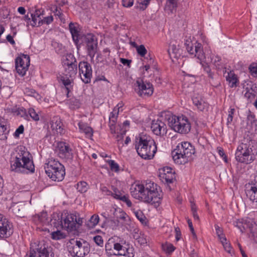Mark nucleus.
Returning a JSON list of instances; mask_svg holds the SVG:
<instances>
[{
    "instance_id": "nucleus-60",
    "label": "nucleus",
    "mask_w": 257,
    "mask_h": 257,
    "mask_svg": "<svg viewBox=\"0 0 257 257\" xmlns=\"http://www.w3.org/2000/svg\"><path fill=\"white\" fill-rule=\"evenodd\" d=\"M235 109L234 108H230V110L228 111V115L227 117V123H230L233 119V115L234 113Z\"/></svg>"
},
{
    "instance_id": "nucleus-13",
    "label": "nucleus",
    "mask_w": 257,
    "mask_h": 257,
    "mask_svg": "<svg viewBox=\"0 0 257 257\" xmlns=\"http://www.w3.org/2000/svg\"><path fill=\"white\" fill-rule=\"evenodd\" d=\"M126 244V241L122 238L117 236H113L109 238L105 244V251L110 255H113V250L116 251L124 250L123 245Z\"/></svg>"
},
{
    "instance_id": "nucleus-62",
    "label": "nucleus",
    "mask_w": 257,
    "mask_h": 257,
    "mask_svg": "<svg viewBox=\"0 0 257 257\" xmlns=\"http://www.w3.org/2000/svg\"><path fill=\"white\" fill-rule=\"evenodd\" d=\"M136 239L141 245H144L147 243V239L144 236H139Z\"/></svg>"
},
{
    "instance_id": "nucleus-55",
    "label": "nucleus",
    "mask_w": 257,
    "mask_h": 257,
    "mask_svg": "<svg viewBox=\"0 0 257 257\" xmlns=\"http://www.w3.org/2000/svg\"><path fill=\"white\" fill-rule=\"evenodd\" d=\"M118 213L119 215H117L116 216L117 219L125 221L126 218L128 217V215L126 213L122 210H119Z\"/></svg>"
},
{
    "instance_id": "nucleus-6",
    "label": "nucleus",
    "mask_w": 257,
    "mask_h": 257,
    "mask_svg": "<svg viewBox=\"0 0 257 257\" xmlns=\"http://www.w3.org/2000/svg\"><path fill=\"white\" fill-rule=\"evenodd\" d=\"M195 153V148L190 143L182 142L172 152V156L175 163L182 165L187 163Z\"/></svg>"
},
{
    "instance_id": "nucleus-64",
    "label": "nucleus",
    "mask_w": 257,
    "mask_h": 257,
    "mask_svg": "<svg viewBox=\"0 0 257 257\" xmlns=\"http://www.w3.org/2000/svg\"><path fill=\"white\" fill-rule=\"evenodd\" d=\"M120 62L124 65H126L127 66H130V65L132 62V61L131 60L126 59L125 58H121Z\"/></svg>"
},
{
    "instance_id": "nucleus-9",
    "label": "nucleus",
    "mask_w": 257,
    "mask_h": 257,
    "mask_svg": "<svg viewBox=\"0 0 257 257\" xmlns=\"http://www.w3.org/2000/svg\"><path fill=\"white\" fill-rule=\"evenodd\" d=\"M67 249L73 257H84L90 251L89 244L87 241L74 239L68 243Z\"/></svg>"
},
{
    "instance_id": "nucleus-48",
    "label": "nucleus",
    "mask_w": 257,
    "mask_h": 257,
    "mask_svg": "<svg viewBox=\"0 0 257 257\" xmlns=\"http://www.w3.org/2000/svg\"><path fill=\"white\" fill-rule=\"evenodd\" d=\"M135 216L140 221L144 223L145 222L146 217L141 210L136 211L135 212Z\"/></svg>"
},
{
    "instance_id": "nucleus-53",
    "label": "nucleus",
    "mask_w": 257,
    "mask_h": 257,
    "mask_svg": "<svg viewBox=\"0 0 257 257\" xmlns=\"http://www.w3.org/2000/svg\"><path fill=\"white\" fill-rule=\"evenodd\" d=\"M120 200L126 203V205L128 207H131L132 206V203L129 199V197L127 195H123L121 198Z\"/></svg>"
},
{
    "instance_id": "nucleus-1",
    "label": "nucleus",
    "mask_w": 257,
    "mask_h": 257,
    "mask_svg": "<svg viewBox=\"0 0 257 257\" xmlns=\"http://www.w3.org/2000/svg\"><path fill=\"white\" fill-rule=\"evenodd\" d=\"M130 192L135 199L150 203L156 207L161 203L162 196L160 188L151 181L147 182L145 185L134 183L131 187Z\"/></svg>"
},
{
    "instance_id": "nucleus-25",
    "label": "nucleus",
    "mask_w": 257,
    "mask_h": 257,
    "mask_svg": "<svg viewBox=\"0 0 257 257\" xmlns=\"http://www.w3.org/2000/svg\"><path fill=\"white\" fill-rule=\"evenodd\" d=\"M37 250L39 254L38 257H54V254L50 246L44 244Z\"/></svg>"
},
{
    "instance_id": "nucleus-28",
    "label": "nucleus",
    "mask_w": 257,
    "mask_h": 257,
    "mask_svg": "<svg viewBox=\"0 0 257 257\" xmlns=\"http://www.w3.org/2000/svg\"><path fill=\"white\" fill-rule=\"evenodd\" d=\"M192 101L194 105L200 111H203L207 106V104L200 97H193Z\"/></svg>"
},
{
    "instance_id": "nucleus-51",
    "label": "nucleus",
    "mask_w": 257,
    "mask_h": 257,
    "mask_svg": "<svg viewBox=\"0 0 257 257\" xmlns=\"http://www.w3.org/2000/svg\"><path fill=\"white\" fill-rule=\"evenodd\" d=\"M249 70L252 76L257 77V63H252L249 67Z\"/></svg>"
},
{
    "instance_id": "nucleus-23",
    "label": "nucleus",
    "mask_w": 257,
    "mask_h": 257,
    "mask_svg": "<svg viewBox=\"0 0 257 257\" xmlns=\"http://www.w3.org/2000/svg\"><path fill=\"white\" fill-rule=\"evenodd\" d=\"M51 127L52 130H55L57 134L61 135L64 133L63 123L60 118L58 116L53 118L51 122Z\"/></svg>"
},
{
    "instance_id": "nucleus-63",
    "label": "nucleus",
    "mask_w": 257,
    "mask_h": 257,
    "mask_svg": "<svg viewBox=\"0 0 257 257\" xmlns=\"http://www.w3.org/2000/svg\"><path fill=\"white\" fill-rule=\"evenodd\" d=\"M225 250L228 252H230L231 251V246L230 245V244L227 243L226 241H224L223 243H222Z\"/></svg>"
},
{
    "instance_id": "nucleus-32",
    "label": "nucleus",
    "mask_w": 257,
    "mask_h": 257,
    "mask_svg": "<svg viewBox=\"0 0 257 257\" xmlns=\"http://www.w3.org/2000/svg\"><path fill=\"white\" fill-rule=\"evenodd\" d=\"M24 93L28 96L34 97L38 101L40 100L42 98L38 92L32 88H26L24 90Z\"/></svg>"
},
{
    "instance_id": "nucleus-2",
    "label": "nucleus",
    "mask_w": 257,
    "mask_h": 257,
    "mask_svg": "<svg viewBox=\"0 0 257 257\" xmlns=\"http://www.w3.org/2000/svg\"><path fill=\"white\" fill-rule=\"evenodd\" d=\"M69 30L72 40L77 48L81 44L84 43L86 45L87 55L92 61L97 51L98 43L95 36L91 33L86 35L80 34L75 24L72 22L69 25Z\"/></svg>"
},
{
    "instance_id": "nucleus-41",
    "label": "nucleus",
    "mask_w": 257,
    "mask_h": 257,
    "mask_svg": "<svg viewBox=\"0 0 257 257\" xmlns=\"http://www.w3.org/2000/svg\"><path fill=\"white\" fill-rule=\"evenodd\" d=\"M80 103L79 101L76 98H72L69 100V106L71 109H75L79 108Z\"/></svg>"
},
{
    "instance_id": "nucleus-56",
    "label": "nucleus",
    "mask_w": 257,
    "mask_h": 257,
    "mask_svg": "<svg viewBox=\"0 0 257 257\" xmlns=\"http://www.w3.org/2000/svg\"><path fill=\"white\" fill-rule=\"evenodd\" d=\"M113 192H112L111 195L115 199L120 200V198L123 195L116 188L113 189Z\"/></svg>"
},
{
    "instance_id": "nucleus-20",
    "label": "nucleus",
    "mask_w": 257,
    "mask_h": 257,
    "mask_svg": "<svg viewBox=\"0 0 257 257\" xmlns=\"http://www.w3.org/2000/svg\"><path fill=\"white\" fill-rule=\"evenodd\" d=\"M151 130L157 136H164L166 135L167 129L166 124L162 121L157 119L152 122Z\"/></svg>"
},
{
    "instance_id": "nucleus-21",
    "label": "nucleus",
    "mask_w": 257,
    "mask_h": 257,
    "mask_svg": "<svg viewBox=\"0 0 257 257\" xmlns=\"http://www.w3.org/2000/svg\"><path fill=\"white\" fill-rule=\"evenodd\" d=\"M159 176L162 182L167 183H172L175 179V172H173L171 168L168 167L164 168L160 172Z\"/></svg>"
},
{
    "instance_id": "nucleus-33",
    "label": "nucleus",
    "mask_w": 257,
    "mask_h": 257,
    "mask_svg": "<svg viewBox=\"0 0 257 257\" xmlns=\"http://www.w3.org/2000/svg\"><path fill=\"white\" fill-rule=\"evenodd\" d=\"M210 60L211 62L216 67V69H219L221 68L220 61L221 59L219 56L212 54L210 56Z\"/></svg>"
},
{
    "instance_id": "nucleus-29",
    "label": "nucleus",
    "mask_w": 257,
    "mask_h": 257,
    "mask_svg": "<svg viewBox=\"0 0 257 257\" xmlns=\"http://www.w3.org/2000/svg\"><path fill=\"white\" fill-rule=\"evenodd\" d=\"M78 125L80 131L85 133L87 137H91L93 136V131L91 127L87 126L86 124L81 121L79 122Z\"/></svg>"
},
{
    "instance_id": "nucleus-43",
    "label": "nucleus",
    "mask_w": 257,
    "mask_h": 257,
    "mask_svg": "<svg viewBox=\"0 0 257 257\" xmlns=\"http://www.w3.org/2000/svg\"><path fill=\"white\" fill-rule=\"evenodd\" d=\"M150 0H137V3L139 4L137 7L141 10H145L148 5Z\"/></svg>"
},
{
    "instance_id": "nucleus-47",
    "label": "nucleus",
    "mask_w": 257,
    "mask_h": 257,
    "mask_svg": "<svg viewBox=\"0 0 257 257\" xmlns=\"http://www.w3.org/2000/svg\"><path fill=\"white\" fill-rule=\"evenodd\" d=\"M136 50L138 54L141 57H144L147 53V50L143 45L137 46Z\"/></svg>"
},
{
    "instance_id": "nucleus-26",
    "label": "nucleus",
    "mask_w": 257,
    "mask_h": 257,
    "mask_svg": "<svg viewBox=\"0 0 257 257\" xmlns=\"http://www.w3.org/2000/svg\"><path fill=\"white\" fill-rule=\"evenodd\" d=\"M225 78L226 80L228 82L229 86L231 88L236 87L239 83L237 75L233 71L227 72Z\"/></svg>"
},
{
    "instance_id": "nucleus-44",
    "label": "nucleus",
    "mask_w": 257,
    "mask_h": 257,
    "mask_svg": "<svg viewBox=\"0 0 257 257\" xmlns=\"http://www.w3.org/2000/svg\"><path fill=\"white\" fill-rule=\"evenodd\" d=\"M247 120L248 123H250L252 125H256L257 119L255 118V116L250 111L247 116Z\"/></svg>"
},
{
    "instance_id": "nucleus-30",
    "label": "nucleus",
    "mask_w": 257,
    "mask_h": 257,
    "mask_svg": "<svg viewBox=\"0 0 257 257\" xmlns=\"http://www.w3.org/2000/svg\"><path fill=\"white\" fill-rule=\"evenodd\" d=\"M127 247L123 246V250L124 251L123 253H113V255H123L127 257H134V248L133 247H130L129 244H127Z\"/></svg>"
},
{
    "instance_id": "nucleus-17",
    "label": "nucleus",
    "mask_w": 257,
    "mask_h": 257,
    "mask_svg": "<svg viewBox=\"0 0 257 257\" xmlns=\"http://www.w3.org/2000/svg\"><path fill=\"white\" fill-rule=\"evenodd\" d=\"M138 88L136 90L140 96L145 97L151 96L154 92L153 85L147 81L139 79L136 82Z\"/></svg>"
},
{
    "instance_id": "nucleus-59",
    "label": "nucleus",
    "mask_w": 257,
    "mask_h": 257,
    "mask_svg": "<svg viewBox=\"0 0 257 257\" xmlns=\"http://www.w3.org/2000/svg\"><path fill=\"white\" fill-rule=\"evenodd\" d=\"M217 149L219 156L223 158L225 162H227V157L225 154L223 149L221 147H218Z\"/></svg>"
},
{
    "instance_id": "nucleus-34",
    "label": "nucleus",
    "mask_w": 257,
    "mask_h": 257,
    "mask_svg": "<svg viewBox=\"0 0 257 257\" xmlns=\"http://www.w3.org/2000/svg\"><path fill=\"white\" fill-rule=\"evenodd\" d=\"M179 0H167L166 8L172 12L176 10L178 7V3Z\"/></svg>"
},
{
    "instance_id": "nucleus-57",
    "label": "nucleus",
    "mask_w": 257,
    "mask_h": 257,
    "mask_svg": "<svg viewBox=\"0 0 257 257\" xmlns=\"http://www.w3.org/2000/svg\"><path fill=\"white\" fill-rule=\"evenodd\" d=\"M30 17L32 18L31 21H30V25L32 27H38V23L39 22V18L36 17V16H32V14L30 13Z\"/></svg>"
},
{
    "instance_id": "nucleus-4",
    "label": "nucleus",
    "mask_w": 257,
    "mask_h": 257,
    "mask_svg": "<svg viewBox=\"0 0 257 257\" xmlns=\"http://www.w3.org/2000/svg\"><path fill=\"white\" fill-rule=\"evenodd\" d=\"M29 156L28 152L20 150L11 161V170L17 173L24 174L34 173L35 166Z\"/></svg>"
},
{
    "instance_id": "nucleus-19",
    "label": "nucleus",
    "mask_w": 257,
    "mask_h": 257,
    "mask_svg": "<svg viewBox=\"0 0 257 257\" xmlns=\"http://www.w3.org/2000/svg\"><path fill=\"white\" fill-rule=\"evenodd\" d=\"M186 49L187 51L191 54L194 55L198 59L202 60L205 58L204 54L203 52L202 46L201 44L196 43L194 46L191 42L188 44L185 43Z\"/></svg>"
},
{
    "instance_id": "nucleus-24",
    "label": "nucleus",
    "mask_w": 257,
    "mask_h": 257,
    "mask_svg": "<svg viewBox=\"0 0 257 257\" xmlns=\"http://www.w3.org/2000/svg\"><path fill=\"white\" fill-rule=\"evenodd\" d=\"M118 110H116V107H114L112 111L110 113L109 117V126L110 132L112 134H115L116 122L117 121Z\"/></svg>"
},
{
    "instance_id": "nucleus-7",
    "label": "nucleus",
    "mask_w": 257,
    "mask_h": 257,
    "mask_svg": "<svg viewBox=\"0 0 257 257\" xmlns=\"http://www.w3.org/2000/svg\"><path fill=\"white\" fill-rule=\"evenodd\" d=\"M44 169L46 174L53 181H61L65 175L64 166L58 160L50 158L45 163Z\"/></svg>"
},
{
    "instance_id": "nucleus-5",
    "label": "nucleus",
    "mask_w": 257,
    "mask_h": 257,
    "mask_svg": "<svg viewBox=\"0 0 257 257\" xmlns=\"http://www.w3.org/2000/svg\"><path fill=\"white\" fill-rule=\"evenodd\" d=\"M135 146L138 155L144 159H153L157 151L155 141L148 135H140L136 137Z\"/></svg>"
},
{
    "instance_id": "nucleus-16",
    "label": "nucleus",
    "mask_w": 257,
    "mask_h": 257,
    "mask_svg": "<svg viewBox=\"0 0 257 257\" xmlns=\"http://www.w3.org/2000/svg\"><path fill=\"white\" fill-rule=\"evenodd\" d=\"M78 68L81 80L85 84L90 83L92 75L91 65L87 61H81L78 64Z\"/></svg>"
},
{
    "instance_id": "nucleus-37",
    "label": "nucleus",
    "mask_w": 257,
    "mask_h": 257,
    "mask_svg": "<svg viewBox=\"0 0 257 257\" xmlns=\"http://www.w3.org/2000/svg\"><path fill=\"white\" fill-rule=\"evenodd\" d=\"M51 235V238L55 240L64 239L66 237L65 234L62 232L60 230H59L52 232Z\"/></svg>"
},
{
    "instance_id": "nucleus-40",
    "label": "nucleus",
    "mask_w": 257,
    "mask_h": 257,
    "mask_svg": "<svg viewBox=\"0 0 257 257\" xmlns=\"http://www.w3.org/2000/svg\"><path fill=\"white\" fill-rule=\"evenodd\" d=\"M29 118L30 116L32 119L36 121L39 120L40 116L38 113H37L35 110L33 108H30L28 109Z\"/></svg>"
},
{
    "instance_id": "nucleus-22",
    "label": "nucleus",
    "mask_w": 257,
    "mask_h": 257,
    "mask_svg": "<svg viewBox=\"0 0 257 257\" xmlns=\"http://www.w3.org/2000/svg\"><path fill=\"white\" fill-rule=\"evenodd\" d=\"M245 194L250 201L257 202V185L254 184L246 185Z\"/></svg>"
},
{
    "instance_id": "nucleus-50",
    "label": "nucleus",
    "mask_w": 257,
    "mask_h": 257,
    "mask_svg": "<svg viewBox=\"0 0 257 257\" xmlns=\"http://www.w3.org/2000/svg\"><path fill=\"white\" fill-rule=\"evenodd\" d=\"M108 165L112 171L117 172L119 170V165L114 160H109L107 161Z\"/></svg>"
},
{
    "instance_id": "nucleus-10",
    "label": "nucleus",
    "mask_w": 257,
    "mask_h": 257,
    "mask_svg": "<svg viewBox=\"0 0 257 257\" xmlns=\"http://www.w3.org/2000/svg\"><path fill=\"white\" fill-rule=\"evenodd\" d=\"M57 217L58 219H55L53 222L56 228H62L68 232L76 230V216L75 215L63 213Z\"/></svg>"
},
{
    "instance_id": "nucleus-18",
    "label": "nucleus",
    "mask_w": 257,
    "mask_h": 257,
    "mask_svg": "<svg viewBox=\"0 0 257 257\" xmlns=\"http://www.w3.org/2000/svg\"><path fill=\"white\" fill-rule=\"evenodd\" d=\"M13 233L12 225L4 216L0 214V237L7 238Z\"/></svg>"
},
{
    "instance_id": "nucleus-61",
    "label": "nucleus",
    "mask_w": 257,
    "mask_h": 257,
    "mask_svg": "<svg viewBox=\"0 0 257 257\" xmlns=\"http://www.w3.org/2000/svg\"><path fill=\"white\" fill-rule=\"evenodd\" d=\"M100 190L102 193L106 195H111L112 192L109 190L105 186H103L101 187Z\"/></svg>"
},
{
    "instance_id": "nucleus-27",
    "label": "nucleus",
    "mask_w": 257,
    "mask_h": 257,
    "mask_svg": "<svg viewBox=\"0 0 257 257\" xmlns=\"http://www.w3.org/2000/svg\"><path fill=\"white\" fill-rule=\"evenodd\" d=\"M9 132L10 130L7 126L4 118L0 117V140H7Z\"/></svg>"
},
{
    "instance_id": "nucleus-31",
    "label": "nucleus",
    "mask_w": 257,
    "mask_h": 257,
    "mask_svg": "<svg viewBox=\"0 0 257 257\" xmlns=\"http://www.w3.org/2000/svg\"><path fill=\"white\" fill-rule=\"evenodd\" d=\"M13 212L18 216L23 215V206L20 203H15L11 206Z\"/></svg>"
},
{
    "instance_id": "nucleus-42",
    "label": "nucleus",
    "mask_w": 257,
    "mask_h": 257,
    "mask_svg": "<svg viewBox=\"0 0 257 257\" xmlns=\"http://www.w3.org/2000/svg\"><path fill=\"white\" fill-rule=\"evenodd\" d=\"M204 71H205L208 75V77L212 79H213L214 73L211 71L210 66L207 63H203L202 64Z\"/></svg>"
},
{
    "instance_id": "nucleus-11",
    "label": "nucleus",
    "mask_w": 257,
    "mask_h": 257,
    "mask_svg": "<svg viewBox=\"0 0 257 257\" xmlns=\"http://www.w3.org/2000/svg\"><path fill=\"white\" fill-rule=\"evenodd\" d=\"M168 124L175 132L182 134L188 133L191 130V124L188 118L183 115H173L169 118Z\"/></svg>"
},
{
    "instance_id": "nucleus-14",
    "label": "nucleus",
    "mask_w": 257,
    "mask_h": 257,
    "mask_svg": "<svg viewBox=\"0 0 257 257\" xmlns=\"http://www.w3.org/2000/svg\"><path fill=\"white\" fill-rule=\"evenodd\" d=\"M30 62V57L27 55L22 54L15 59V68L19 75H25L28 70Z\"/></svg>"
},
{
    "instance_id": "nucleus-36",
    "label": "nucleus",
    "mask_w": 257,
    "mask_h": 257,
    "mask_svg": "<svg viewBox=\"0 0 257 257\" xmlns=\"http://www.w3.org/2000/svg\"><path fill=\"white\" fill-rule=\"evenodd\" d=\"M179 49L177 47L175 44H170V47L168 50V53L171 58V53L174 55V58L177 57V55H179Z\"/></svg>"
},
{
    "instance_id": "nucleus-35",
    "label": "nucleus",
    "mask_w": 257,
    "mask_h": 257,
    "mask_svg": "<svg viewBox=\"0 0 257 257\" xmlns=\"http://www.w3.org/2000/svg\"><path fill=\"white\" fill-rule=\"evenodd\" d=\"M162 249L168 254L171 253L175 249V247L170 243L166 242L162 245Z\"/></svg>"
},
{
    "instance_id": "nucleus-54",
    "label": "nucleus",
    "mask_w": 257,
    "mask_h": 257,
    "mask_svg": "<svg viewBox=\"0 0 257 257\" xmlns=\"http://www.w3.org/2000/svg\"><path fill=\"white\" fill-rule=\"evenodd\" d=\"M93 240L95 243L101 247L103 245V240L100 235H96L93 237Z\"/></svg>"
},
{
    "instance_id": "nucleus-45",
    "label": "nucleus",
    "mask_w": 257,
    "mask_h": 257,
    "mask_svg": "<svg viewBox=\"0 0 257 257\" xmlns=\"http://www.w3.org/2000/svg\"><path fill=\"white\" fill-rule=\"evenodd\" d=\"M53 13L56 16H58L61 20L64 19V15L62 13V10L60 7L58 6H54L53 7Z\"/></svg>"
},
{
    "instance_id": "nucleus-8",
    "label": "nucleus",
    "mask_w": 257,
    "mask_h": 257,
    "mask_svg": "<svg viewBox=\"0 0 257 257\" xmlns=\"http://www.w3.org/2000/svg\"><path fill=\"white\" fill-rule=\"evenodd\" d=\"M247 144L241 143L237 148L235 154L236 160L240 163L249 164L255 159L257 152Z\"/></svg>"
},
{
    "instance_id": "nucleus-3",
    "label": "nucleus",
    "mask_w": 257,
    "mask_h": 257,
    "mask_svg": "<svg viewBox=\"0 0 257 257\" xmlns=\"http://www.w3.org/2000/svg\"><path fill=\"white\" fill-rule=\"evenodd\" d=\"M63 66L64 72V76L61 77V80L68 97L69 92L73 89V78L75 77L77 71V61L74 55L71 54H67Z\"/></svg>"
},
{
    "instance_id": "nucleus-52",
    "label": "nucleus",
    "mask_w": 257,
    "mask_h": 257,
    "mask_svg": "<svg viewBox=\"0 0 257 257\" xmlns=\"http://www.w3.org/2000/svg\"><path fill=\"white\" fill-rule=\"evenodd\" d=\"M24 132V127L23 125H20L17 128L14 134V136L15 138H19L21 134H23Z\"/></svg>"
},
{
    "instance_id": "nucleus-46",
    "label": "nucleus",
    "mask_w": 257,
    "mask_h": 257,
    "mask_svg": "<svg viewBox=\"0 0 257 257\" xmlns=\"http://www.w3.org/2000/svg\"><path fill=\"white\" fill-rule=\"evenodd\" d=\"M53 18L52 16H48L44 17L43 19L39 20L38 23V26H40L43 24H49L52 22Z\"/></svg>"
},
{
    "instance_id": "nucleus-38",
    "label": "nucleus",
    "mask_w": 257,
    "mask_h": 257,
    "mask_svg": "<svg viewBox=\"0 0 257 257\" xmlns=\"http://www.w3.org/2000/svg\"><path fill=\"white\" fill-rule=\"evenodd\" d=\"M99 220V217L98 215L93 214L90 217L89 220V223L88 224V226L89 228H93L95 226H96Z\"/></svg>"
},
{
    "instance_id": "nucleus-49",
    "label": "nucleus",
    "mask_w": 257,
    "mask_h": 257,
    "mask_svg": "<svg viewBox=\"0 0 257 257\" xmlns=\"http://www.w3.org/2000/svg\"><path fill=\"white\" fill-rule=\"evenodd\" d=\"M78 189L81 192H85L88 189V184L85 182H80L77 184Z\"/></svg>"
},
{
    "instance_id": "nucleus-15",
    "label": "nucleus",
    "mask_w": 257,
    "mask_h": 257,
    "mask_svg": "<svg viewBox=\"0 0 257 257\" xmlns=\"http://www.w3.org/2000/svg\"><path fill=\"white\" fill-rule=\"evenodd\" d=\"M56 151L58 156L63 159L72 160L73 158V150L66 142L57 143Z\"/></svg>"
},
{
    "instance_id": "nucleus-58",
    "label": "nucleus",
    "mask_w": 257,
    "mask_h": 257,
    "mask_svg": "<svg viewBox=\"0 0 257 257\" xmlns=\"http://www.w3.org/2000/svg\"><path fill=\"white\" fill-rule=\"evenodd\" d=\"M134 0H122V5L126 8H130L134 5Z\"/></svg>"
},
{
    "instance_id": "nucleus-39",
    "label": "nucleus",
    "mask_w": 257,
    "mask_h": 257,
    "mask_svg": "<svg viewBox=\"0 0 257 257\" xmlns=\"http://www.w3.org/2000/svg\"><path fill=\"white\" fill-rule=\"evenodd\" d=\"M17 115H20L21 117H23L25 119L29 120L28 112H27L26 109L23 107L19 108L16 111Z\"/></svg>"
},
{
    "instance_id": "nucleus-12",
    "label": "nucleus",
    "mask_w": 257,
    "mask_h": 257,
    "mask_svg": "<svg viewBox=\"0 0 257 257\" xmlns=\"http://www.w3.org/2000/svg\"><path fill=\"white\" fill-rule=\"evenodd\" d=\"M234 225L240 230L241 233L248 230L249 237L251 238L255 239L257 237V225L252 219L247 218L238 220L234 222Z\"/></svg>"
}]
</instances>
